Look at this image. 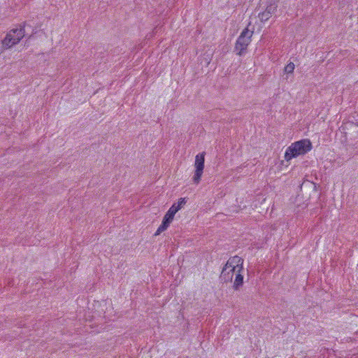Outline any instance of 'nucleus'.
I'll return each mask as SVG.
<instances>
[{"mask_svg":"<svg viewBox=\"0 0 358 358\" xmlns=\"http://www.w3.org/2000/svg\"><path fill=\"white\" fill-rule=\"evenodd\" d=\"M312 143L309 139H302L289 145L285 153V159L289 161L294 157L303 155L312 149Z\"/></svg>","mask_w":358,"mask_h":358,"instance_id":"1","label":"nucleus"},{"mask_svg":"<svg viewBox=\"0 0 358 358\" xmlns=\"http://www.w3.org/2000/svg\"><path fill=\"white\" fill-rule=\"evenodd\" d=\"M253 31L245 28L238 36L234 47L236 55L241 56L245 54L248 45L251 41Z\"/></svg>","mask_w":358,"mask_h":358,"instance_id":"2","label":"nucleus"},{"mask_svg":"<svg viewBox=\"0 0 358 358\" xmlns=\"http://www.w3.org/2000/svg\"><path fill=\"white\" fill-rule=\"evenodd\" d=\"M206 152H203L196 155L194 162V174L192 180L194 184L198 185L203 172Z\"/></svg>","mask_w":358,"mask_h":358,"instance_id":"3","label":"nucleus"},{"mask_svg":"<svg viewBox=\"0 0 358 358\" xmlns=\"http://www.w3.org/2000/svg\"><path fill=\"white\" fill-rule=\"evenodd\" d=\"M226 267H229L230 268L233 270H239V271H243V259L236 255L234 257H232L228 259L227 263L225 264Z\"/></svg>","mask_w":358,"mask_h":358,"instance_id":"4","label":"nucleus"},{"mask_svg":"<svg viewBox=\"0 0 358 358\" xmlns=\"http://www.w3.org/2000/svg\"><path fill=\"white\" fill-rule=\"evenodd\" d=\"M277 4L275 2H271L267 6L264 12L259 13L258 16L262 22L267 21L276 10Z\"/></svg>","mask_w":358,"mask_h":358,"instance_id":"5","label":"nucleus"},{"mask_svg":"<svg viewBox=\"0 0 358 358\" xmlns=\"http://www.w3.org/2000/svg\"><path fill=\"white\" fill-rule=\"evenodd\" d=\"M173 217L174 215L168 210L163 217L161 225L158 227L157 230L155 233V236H158L162 232L165 231L169 226L171 221L173 220Z\"/></svg>","mask_w":358,"mask_h":358,"instance_id":"6","label":"nucleus"},{"mask_svg":"<svg viewBox=\"0 0 358 358\" xmlns=\"http://www.w3.org/2000/svg\"><path fill=\"white\" fill-rule=\"evenodd\" d=\"M235 272V270L226 267V265H224L220 275V281L223 283L231 282Z\"/></svg>","mask_w":358,"mask_h":358,"instance_id":"7","label":"nucleus"},{"mask_svg":"<svg viewBox=\"0 0 358 358\" xmlns=\"http://www.w3.org/2000/svg\"><path fill=\"white\" fill-rule=\"evenodd\" d=\"M14 36L12 33L8 32L2 41V45L6 48H9L19 42V36L17 38H13Z\"/></svg>","mask_w":358,"mask_h":358,"instance_id":"8","label":"nucleus"},{"mask_svg":"<svg viewBox=\"0 0 358 358\" xmlns=\"http://www.w3.org/2000/svg\"><path fill=\"white\" fill-rule=\"evenodd\" d=\"M243 271L236 270V276L234 281L233 288L234 290H239L243 285V275L241 272Z\"/></svg>","mask_w":358,"mask_h":358,"instance_id":"9","label":"nucleus"},{"mask_svg":"<svg viewBox=\"0 0 358 358\" xmlns=\"http://www.w3.org/2000/svg\"><path fill=\"white\" fill-rule=\"evenodd\" d=\"M185 198H180L177 203H174L169 209V211L173 215L186 203Z\"/></svg>","mask_w":358,"mask_h":358,"instance_id":"10","label":"nucleus"},{"mask_svg":"<svg viewBox=\"0 0 358 358\" xmlns=\"http://www.w3.org/2000/svg\"><path fill=\"white\" fill-rule=\"evenodd\" d=\"M10 33H12L14 36H13V38H17L19 36V41L24 37V31L23 29H13L9 31Z\"/></svg>","mask_w":358,"mask_h":358,"instance_id":"11","label":"nucleus"},{"mask_svg":"<svg viewBox=\"0 0 358 358\" xmlns=\"http://www.w3.org/2000/svg\"><path fill=\"white\" fill-rule=\"evenodd\" d=\"M294 68H295L294 64L293 62H289V64H287L285 66L284 71L287 73H293Z\"/></svg>","mask_w":358,"mask_h":358,"instance_id":"12","label":"nucleus"}]
</instances>
